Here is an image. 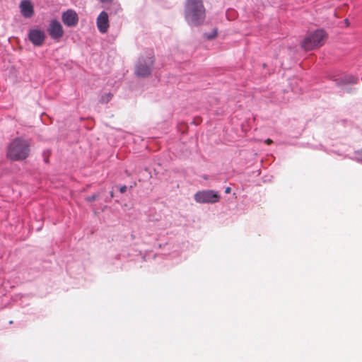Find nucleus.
<instances>
[{
    "mask_svg": "<svg viewBox=\"0 0 362 362\" xmlns=\"http://www.w3.org/2000/svg\"><path fill=\"white\" fill-rule=\"evenodd\" d=\"M112 98V94L107 93L102 95L100 102L101 103H107Z\"/></svg>",
    "mask_w": 362,
    "mask_h": 362,
    "instance_id": "9b49d317",
    "label": "nucleus"
},
{
    "mask_svg": "<svg viewBox=\"0 0 362 362\" xmlns=\"http://www.w3.org/2000/svg\"><path fill=\"white\" fill-rule=\"evenodd\" d=\"M21 11L25 18H31L34 14L33 6L30 1H23L20 5Z\"/></svg>",
    "mask_w": 362,
    "mask_h": 362,
    "instance_id": "9d476101",
    "label": "nucleus"
},
{
    "mask_svg": "<svg viewBox=\"0 0 362 362\" xmlns=\"http://www.w3.org/2000/svg\"><path fill=\"white\" fill-rule=\"evenodd\" d=\"M98 197V194H93V195H91V196H89V197H87L86 198V200L87 202H93L95 201Z\"/></svg>",
    "mask_w": 362,
    "mask_h": 362,
    "instance_id": "4468645a",
    "label": "nucleus"
},
{
    "mask_svg": "<svg viewBox=\"0 0 362 362\" xmlns=\"http://www.w3.org/2000/svg\"><path fill=\"white\" fill-rule=\"evenodd\" d=\"M265 143L268 145L272 144L273 143V141L270 139H267L265 140Z\"/></svg>",
    "mask_w": 362,
    "mask_h": 362,
    "instance_id": "f3484780",
    "label": "nucleus"
},
{
    "mask_svg": "<svg viewBox=\"0 0 362 362\" xmlns=\"http://www.w3.org/2000/svg\"><path fill=\"white\" fill-rule=\"evenodd\" d=\"M47 32L49 36L54 39L59 40L64 35V30L61 23L57 20H52L49 28H47Z\"/></svg>",
    "mask_w": 362,
    "mask_h": 362,
    "instance_id": "423d86ee",
    "label": "nucleus"
},
{
    "mask_svg": "<svg viewBox=\"0 0 362 362\" xmlns=\"http://www.w3.org/2000/svg\"><path fill=\"white\" fill-rule=\"evenodd\" d=\"M185 19L189 25H200L206 17V11L202 0H187L185 8Z\"/></svg>",
    "mask_w": 362,
    "mask_h": 362,
    "instance_id": "f257e3e1",
    "label": "nucleus"
},
{
    "mask_svg": "<svg viewBox=\"0 0 362 362\" xmlns=\"http://www.w3.org/2000/svg\"><path fill=\"white\" fill-rule=\"evenodd\" d=\"M346 83H356L358 81V78L354 76H349L344 78Z\"/></svg>",
    "mask_w": 362,
    "mask_h": 362,
    "instance_id": "f8f14e48",
    "label": "nucleus"
},
{
    "mask_svg": "<svg viewBox=\"0 0 362 362\" xmlns=\"http://www.w3.org/2000/svg\"><path fill=\"white\" fill-rule=\"evenodd\" d=\"M220 195L214 190L199 191L194 194V199L197 203L214 204L220 200Z\"/></svg>",
    "mask_w": 362,
    "mask_h": 362,
    "instance_id": "20e7f679",
    "label": "nucleus"
},
{
    "mask_svg": "<svg viewBox=\"0 0 362 362\" xmlns=\"http://www.w3.org/2000/svg\"><path fill=\"white\" fill-rule=\"evenodd\" d=\"M63 23L69 27H73L77 25L78 17L77 13L73 10H68L62 14Z\"/></svg>",
    "mask_w": 362,
    "mask_h": 362,
    "instance_id": "1a4fd4ad",
    "label": "nucleus"
},
{
    "mask_svg": "<svg viewBox=\"0 0 362 362\" xmlns=\"http://www.w3.org/2000/svg\"><path fill=\"white\" fill-rule=\"evenodd\" d=\"M153 64V57L152 56L145 60L140 61L136 68V74L141 77L148 76L151 72Z\"/></svg>",
    "mask_w": 362,
    "mask_h": 362,
    "instance_id": "39448f33",
    "label": "nucleus"
},
{
    "mask_svg": "<svg viewBox=\"0 0 362 362\" xmlns=\"http://www.w3.org/2000/svg\"><path fill=\"white\" fill-rule=\"evenodd\" d=\"M216 35H217V30H214V32H213V35H208V36H207V38H208V39H212V38L215 37L216 36Z\"/></svg>",
    "mask_w": 362,
    "mask_h": 362,
    "instance_id": "2eb2a0df",
    "label": "nucleus"
},
{
    "mask_svg": "<svg viewBox=\"0 0 362 362\" xmlns=\"http://www.w3.org/2000/svg\"><path fill=\"white\" fill-rule=\"evenodd\" d=\"M231 192V188L230 187H228L225 189V193L229 194Z\"/></svg>",
    "mask_w": 362,
    "mask_h": 362,
    "instance_id": "a211bd4d",
    "label": "nucleus"
},
{
    "mask_svg": "<svg viewBox=\"0 0 362 362\" xmlns=\"http://www.w3.org/2000/svg\"><path fill=\"white\" fill-rule=\"evenodd\" d=\"M30 42L35 46H41L45 41V34L44 31L39 29L30 30L28 34Z\"/></svg>",
    "mask_w": 362,
    "mask_h": 362,
    "instance_id": "0eeeda50",
    "label": "nucleus"
},
{
    "mask_svg": "<svg viewBox=\"0 0 362 362\" xmlns=\"http://www.w3.org/2000/svg\"><path fill=\"white\" fill-rule=\"evenodd\" d=\"M30 154V144L23 139L17 138L8 146L7 157L13 160H21L25 159Z\"/></svg>",
    "mask_w": 362,
    "mask_h": 362,
    "instance_id": "f03ea898",
    "label": "nucleus"
},
{
    "mask_svg": "<svg viewBox=\"0 0 362 362\" xmlns=\"http://www.w3.org/2000/svg\"><path fill=\"white\" fill-rule=\"evenodd\" d=\"M50 155H51V151L49 150H47L43 152L44 160L46 163H49V158Z\"/></svg>",
    "mask_w": 362,
    "mask_h": 362,
    "instance_id": "ddd939ff",
    "label": "nucleus"
},
{
    "mask_svg": "<svg viewBox=\"0 0 362 362\" xmlns=\"http://www.w3.org/2000/svg\"><path fill=\"white\" fill-rule=\"evenodd\" d=\"M127 186H126V185H123V186H122V187H120V189H119V192H120L122 194H123V193H124V192L127 191Z\"/></svg>",
    "mask_w": 362,
    "mask_h": 362,
    "instance_id": "dca6fc26",
    "label": "nucleus"
},
{
    "mask_svg": "<svg viewBox=\"0 0 362 362\" xmlns=\"http://www.w3.org/2000/svg\"><path fill=\"white\" fill-rule=\"evenodd\" d=\"M96 24L98 30L101 33H106L109 28L108 14L105 11H102L97 18Z\"/></svg>",
    "mask_w": 362,
    "mask_h": 362,
    "instance_id": "6e6552de",
    "label": "nucleus"
},
{
    "mask_svg": "<svg viewBox=\"0 0 362 362\" xmlns=\"http://www.w3.org/2000/svg\"><path fill=\"white\" fill-rule=\"evenodd\" d=\"M327 40V34L323 30H317L308 35L301 46L305 50H312L322 46Z\"/></svg>",
    "mask_w": 362,
    "mask_h": 362,
    "instance_id": "7ed1b4c3",
    "label": "nucleus"
}]
</instances>
